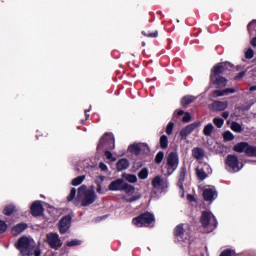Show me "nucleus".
Returning a JSON list of instances; mask_svg holds the SVG:
<instances>
[{"label":"nucleus","instance_id":"nucleus-1","mask_svg":"<svg viewBox=\"0 0 256 256\" xmlns=\"http://www.w3.org/2000/svg\"><path fill=\"white\" fill-rule=\"evenodd\" d=\"M77 199L81 203V207H89L97 201V194L93 188L88 189L87 185H82L78 188Z\"/></svg>","mask_w":256,"mask_h":256},{"label":"nucleus","instance_id":"nucleus-2","mask_svg":"<svg viewBox=\"0 0 256 256\" xmlns=\"http://www.w3.org/2000/svg\"><path fill=\"white\" fill-rule=\"evenodd\" d=\"M221 67L216 66L215 68L211 69L210 73V81L212 85H216L217 89H223L228 83L227 78L221 76L223 73H221Z\"/></svg>","mask_w":256,"mask_h":256},{"label":"nucleus","instance_id":"nucleus-3","mask_svg":"<svg viewBox=\"0 0 256 256\" xmlns=\"http://www.w3.org/2000/svg\"><path fill=\"white\" fill-rule=\"evenodd\" d=\"M132 223L136 227H149L151 223H155V216L150 212H144L133 218Z\"/></svg>","mask_w":256,"mask_h":256},{"label":"nucleus","instance_id":"nucleus-4","mask_svg":"<svg viewBox=\"0 0 256 256\" xmlns=\"http://www.w3.org/2000/svg\"><path fill=\"white\" fill-rule=\"evenodd\" d=\"M16 249L20 251V253L23 256H31L33 255L32 249H31V240L29 238L22 236L18 239L16 243Z\"/></svg>","mask_w":256,"mask_h":256},{"label":"nucleus","instance_id":"nucleus-5","mask_svg":"<svg viewBox=\"0 0 256 256\" xmlns=\"http://www.w3.org/2000/svg\"><path fill=\"white\" fill-rule=\"evenodd\" d=\"M103 149L113 150L115 149V138L109 133H105L99 140L97 145V151H103Z\"/></svg>","mask_w":256,"mask_h":256},{"label":"nucleus","instance_id":"nucleus-6","mask_svg":"<svg viewBox=\"0 0 256 256\" xmlns=\"http://www.w3.org/2000/svg\"><path fill=\"white\" fill-rule=\"evenodd\" d=\"M167 175H173L175 171H177V167H179V154L177 152H170L167 157Z\"/></svg>","mask_w":256,"mask_h":256},{"label":"nucleus","instance_id":"nucleus-7","mask_svg":"<svg viewBox=\"0 0 256 256\" xmlns=\"http://www.w3.org/2000/svg\"><path fill=\"white\" fill-rule=\"evenodd\" d=\"M200 223L204 229H207L209 225L213 226V229H217V218L208 211H203L200 217Z\"/></svg>","mask_w":256,"mask_h":256},{"label":"nucleus","instance_id":"nucleus-8","mask_svg":"<svg viewBox=\"0 0 256 256\" xmlns=\"http://www.w3.org/2000/svg\"><path fill=\"white\" fill-rule=\"evenodd\" d=\"M226 168L228 171H231V173H237V171H241V168H239V158L236 155L229 154L226 157Z\"/></svg>","mask_w":256,"mask_h":256},{"label":"nucleus","instance_id":"nucleus-9","mask_svg":"<svg viewBox=\"0 0 256 256\" xmlns=\"http://www.w3.org/2000/svg\"><path fill=\"white\" fill-rule=\"evenodd\" d=\"M201 127V122H194L191 123L187 126H185L181 131H180V137L182 139V141L187 140V137H189V135H191V133H193V131H195V129Z\"/></svg>","mask_w":256,"mask_h":256},{"label":"nucleus","instance_id":"nucleus-10","mask_svg":"<svg viewBox=\"0 0 256 256\" xmlns=\"http://www.w3.org/2000/svg\"><path fill=\"white\" fill-rule=\"evenodd\" d=\"M71 229V216L66 215L62 217L59 221V233L60 235H65Z\"/></svg>","mask_w":256,"mask_h":256},{"label":"nucleus","instance_id":"nucleus-11","mask_svg":"<svg viewBox=\"0 0 256 256\" xmlns=\"http://www.w3.org/2000/svg\"><path fill=\"white\" fill-rule=\"evenodd\" d=\"M45 211V208L43 207V204H41V201L36 200L32 203L30 207V213L32 217H41Z\"/></svg>","mask_w":256,"mask_h":256},{"label":"nucleus","instance_id":"nucleus-12","mask_svg":"<svg viewBox=\"0 0 256 256\" xmlns=\"http://www.w3.org/2000/svg\"><path fill=\"white\" fill-rule=\"evenodd\" d=\"M48 239V245L51 247V249H59L63 245L61 243V238H59V235L56 233H49L47 235Z\"/></svg>","mask_w":256,"mask_h":256},{"label":"nucleus","instance_id":"nucleus-13","mask_svg":"<svg viewBox=\"0 0 256 256\" xmlns=\"http://www.w3.org/2000/svg\"><path fill=\"white\" fill-rule=\"evenodd\" d=\"M217 197H218V192L215 186H211V188H206L203 190L204 201H215Z\"/></svg>","mask_w":256,"mask_h":256},{"label":"nucleus","instance_id":"nucleus-14","mask_svg":"<svg viewBox=\"0 0 256 256\" xmlns=\"http://www.w3.org/2000/svg\"><path fill=\"white\" fill-rule=\"evenodd\" d=\"M182 115H184L182 118L183 123H189L191 121V113L183 110H176L173 114L172 121L177 123L179 117H182Z\"/></svg>","mask_w":256,"mask_h":256},{"label":"nucleus","instance_id":"nucleus-15","mask_svg":"<svg viewBox=\"0 0 256 256\" xmlns=\"http://www.w3.org/2000/svg\"><path fill=\"white\" fill-rule=\"evenodd\" d=\"M124 184L125 180H123L122 178H118L109 184L108 189L109 191H123Z\"/></svg>","mask_w":256,"mask_h":256},{"label":"nucleus","instance_id":"nucleus-16","mask_svg":"<svg viewBox=\"0 0 256 256\" xmlns=\"http://www.w3.org/2000/svg\"><path fill=\"white\" fill-rule=\"evenodd\" d=\"M227 102L216 100L212 104H210L209 108L211 111H225L227 109Z\"/></svg>","mask_w":256,"mask_h":256},{"label":"nucleus","instance_id":"nucleus-17","mask_svg":"<svg viewBox=\"0 0 256 256\" xmlns=\"http://www.w3.org/2000/svg\"><path fill=\"white\" fill-rule=\"evenodd\" d=\"M216 67H221V73H225V71H231L235 68V65H233L231 62H219L215 64L212 69H216Z\"/></svg>","mask_w":256,"mask_h":256},{"label":"nucleus","instance_id":"nucleus-18","mask_svg":"<svg viewBox=\"0 0 256 256\" xmlns=\"http://www.w3.org/2000/svg\"><path fill=\"white\" fill-rule=\"evenodd\" d=\"M28 227L29 225H27V223L25 222L18 223L13 226L12 233L13 235H21V233H23V231H25V229H27Z\"/></svg>","mask_w":256,"mask_h":256},{"label":"nucleus","instance_id":"nucleus-19","mask_svg":"<svg viewBox=\"0 0 256 256\" xmlns=\"http://www.w3.org/2000/svg\"><path fill=\"white\" fill-rule=\"evenodd\" d=\"M192 157L197 159V161H201L205 157V150L201 147H195L192 149Z\"/></svg>","mask_w":256,"mask_h":256},{"label":"nucleus","instance_id":"nucleus-20","mask_svg":"<svg viewBox=\"0 0 256 256\" xmlns=\"http://www.w3.org/2000/svg\"><path fill=\"white\" fill-rule=\"evenodd\" d=\"M233 93H237V90H235V88H226L224 90L213 91V95H215L216 97H224V95H229Z\"/></svg>","mask_w":256,"mask_h":256},{"label":"nucleus","instance_id":"nucleus-21","mask_svg":"<svg viewBox=\"0 0 256 256\" xmlns=\"http://www.w3.org/2000/svg\"><path fill=\"white\" fill-rule=\"evenodd\" d=\"M103 181H105V176L103 175H100L98 176L94 183L96 185V192L99 194V195H103Z\"/></svg>","mask_w":256,"mask_h":256},{"label":"nucleus","instance_id":"nucleus-22","mask_svg":"<svg viewBox=\"0 0 256 256\" xmlns=\"http://www.w3.org/2000/svg\"><path fill=\"white\" fill-rule=\"evenodd\" d=\"M129 165V160H127L126 158H122L116 163V169L117 171H125L129 169Z\"/></svg>","mask_w":256,"mask_h":256},{"label":"nucleus","instance_id":"nucleus-23","mask_svg":"<svg viewBox=\"0 0 256 256\" xmlns=\"http://www.w3.org/2000/svg\"><path fill=\"white\" fill-rule=\"evenodd\" d=\"M185 235V228L184 224H179L174 229V236L177 239H183V236Z\"/></svg>","mask_w":256,"mask_h":256},{"label":"nucleus","instance_id":"nucleus-24","mask_svg":"<svg viewBox=\"0 0 256 256\" xmlns=\"http://www.w3.org/2000/svg\"><path fill=\"white\" fill-rule=\"evenodd\" d=\"M248 144L249 143L247 142H240L233 147V151H235L236 153H245Z\"/></svg>","mask_w":256,"mask_h":256},{"label":"nucleus","instance_id":"nucleus-25","mask_svg":"<svg viewBox=\"0 0 256 256\" xmlns=\"http://www.w3.org/2000/svg\"><path fill=\"white\" fill-rule=\"evenodd\" d=\"M129 151L130 153H132V155H135L136 157H138V155H141V144H132L129 146Z\"/></svg>","mask_w":256,"mask_h":256},{"label":"nucleus","instance_id":"nucleus-26","mask_svg":"<svg viewBox=\"0 0 256 256\" xmlns=\"http://www.w3.org/2000/svg\"><path fill=\"white\" fill-rule=\"evenodd\" d=\"M194 101H195V97L186 95V96L182 97L181 105H182V107H187V105H191V103H193Z\"/></svg>","mask_w":256,"mask_h":256},{"label":"nucleus","instance_id":"nucleus-27","mask_svg":"<svg viewBox=\"0 0 256 256\" xmlns=\"http://www.w3.org/2000/svg\"><path fill=\"white\" fill-rule=\"evenodd\" d=\"M122 191H124L126 195H133V193H135V188L133 187V185H130L129 183L124 182L122 186Z\"/></svg>","mask_w":256,"mask_h":256},{"label":"nucleus","instance_id":"nucleus-28","mask_svg":"<svg viewBox=\"0 0 256 256\" xmlns=\"http://www.w3.org/2000/svg\"><path fill=\"white\" fill-rule=\"evenodd\" d=\"M15 211H17V208L15 207V205L10 204L5 206L4 210H3V214L6 215L7 217L13 215V213H15Z\"/></svg>","mask_w":256,"mask_h":256},{"label":"nucleus","instance_id":"nucleus-29","mask_svg":"<svg viewBox=\"0 0 256 256\" xmlns=\"http://www.w3.org/2000/svg\"><path fill=\"white\" fill-rule=\"evenodd\" d=\"M215 129V126H213L212 123L207 124L204 129L203 133L206 137H211V133H213V130Z\"/></svg>","mask_w":256,"mask_h":256},{"label":"nucleus","instance_id":"nucleus-30","mask_svg":"<svg viewBox=\"0 0 256 256\" xmlns=\"http://www.w3.org/2000/svg\"><path fill=\"white\" fill-rule=\"evenodd\" d=\"M245 155H247V157H256V147L248 144Z\"/></svg>","mask_w":256,"mask_h":256},{"label":"nucleus","instance_id":"nucleus-31","mask_svg":"<svg viewBox=\"0 0 256 256\" xmlns=\"http://www.w3.org/2000/svg\"><path fill=\"white\" fill-rule=\"evenodd\" d=\"M230 129L234 131V133H242L243 132V126L239 124V122H232Z\"/></svg>","mask_w":256,"mask_h":256},{"label":"nucleus","instance_id":"nucleus-32","mask_svg":"<svg viewBox=\"0 0 256 256\" xmlns=\"http://www.w3.org/2000/svg\"><path fill=\"white\" fill-rule=\"evenodd\" d=\"M196 175H197V178L199 179V181H205V178L208 177L207 172H205V170L203 168H201V169L197 168Z\"/></svg>","mask_w":256,"mask_h":256},{"label":"nucleus","instance_id":"nucleus-33","mask_svg":"<svg viewBox=\"0 0 256 256\" xmlns=\"http://www.w3.org/2000/svg\"><path fill=\"white\" fill-rule=\"evenodd\" d=\"M160 147L162 149H167V147H169V138L167 137V135H162L160 137Z\"/></svg>","mask_w":256,"mask_h":256},{"label":"nucleus","instance_id":"nucleus-34","mask_svg":"<svg viewBox=\"0 0 256 256\" xmlns=\"http://www.w3.org/2000/svg\"><path fill=\"white\" fill-rule=\"evenodd\" d=\"M84 181H85V175L78 176V177L72 179L71 185H73V187H77V186L81 185V183H83Z\"/></svg>","mask_w":256,"mask_h":256},{"label":"nucleus","instance_id":"nucleus-35","mask_svg":"<svg viewBox=\"0 0 256 256\" xmlns=\"http://www.w3.org/2000/svg\"><path fill=\"white\" fill-rule=\"evenodd\" d=\"M163 159H165V152L159 151L155 156L156 165H161V163H163Z\"/></svg>","mask_w":256,"mask_h":256},{"label":"nucleus","instance_id":"nucleus-36","mask_svg":"<svg viewBox=\"0 0 256 256\" xmlns=\"http://www.w3.org/2000/svg\"><path fill=\"white\" fill-rule=\"evenodd\" d=\"M142 35L144 37H149L151 39H157V37H159V31H154V32H150V33H147L145 31H142Z\"/></svg>","mask_w":256,"mask_h":256},{"label":"nucleus","instance_id":"nucleus-37","mask_svg":"<svg viewBox=\"0 0 256 256\" xmlns=\"http://www.w3.org/2000/svg\"><path fill=\"white\" fill-rule=\"evenodd\" d=\"M162 183H163V180L161 179V176H156L152 180V186L154 188L161 187Z\"/></svg>","mask_w":256,"mask_h":256},{"label":"nucleus","instance_id":"nucleus-38","mask_svg":"<svg viewBox=\"0 0 256 256\" xmlns=\"http://www.w3.org/2000/svg\"><path fill=\"white\" fill-rule=\"evenodd\" d=\"M174 128H175V122L170 121L166 126V135H173Z\"/></svg>","mask_w":256,"mask_h":256},{"label":"nucleus","instance_id":"nucleus-39","mask_svg":"<svg viewBox=\"0 0 256 256\" xmlns=\"http://www.w3.org/2000/svg\"><path fill=\"white\" fill-rule=\"evenodd\" d=\"M139 179H147L149 177V169L143 168L139 173H138Z\"/></svg>","mask_w":256,"mask_h":256},{"label":"nucleus","instance_id":"nucleus-40","mask_svg":"<svg viewBox=\"0 0 256 256\" xmlns=\"http://www.w3.org/2000/svg\"><path fill=\"white\" fill-rule=\"evenodd\" d=\"M219 256H237V252L233 249H225Z\"/></svg>","mask_w":256,"mask_h":256},{"label":"nucleus","instance_id":"nucleus-41","mask_svg":"<svg viewBox=\"0 0 256 256\" xmlns=\"http://www.w3.org/2000/svg\"><path fill=\"white\" fill-rule=\"evenodd\" d=\"M213 123L218 129H221L225 124V120H223V118H214Z\"/></svg>","mask_w":256,"mask_h":256},{"label":"nucleus","instance_id":"nucleus-42","mask_svg":"<svg viewBox=\"0 0 256 256\" xmlns=\"http://www.w3.org/2000/svg\"><path fill=\"white\" fill-rule=\"evenodd\" d=\"M187 175V168L185 166L181 167L178 181H185V176Z\"/></svg>","mask_w":256,"mask_h":256},{"label":"nucleus","instance_id":"nucleus-43","mask_svg":"<svg viewBox=\"0 0 256 256\" xmlns=\"http://www.w3.org/2000/svg\"><path fill=\"white\" fill-rule=\"evenodd\" d=\"M223 139L224 141H233V139H235V136L233 135V133H231V131H226L223 134Z\"/></svg>","mask_w":256,"mask_h":256},{"label":"nucleus","instance_id":"nucleus-44","mask_svg":"<svg viewBox=\"0 0 256 256\" xmlns=\"http://www.w3.org/2000/svg\"><path fill=\"white\" fill-rule=\"evenodd\" d=\"M76 195H77V189L71 188L70 194H69L68 197H67V201H68V202L73 201V199H75Z\"/></svg>","mask_w":256,"mask_h":256},{"label":"nucleus","instance_id":"nucleus-45","mask_svg":"<svg viewBox=\"0 0 256 256\" xmlns=\"http://www.w3.org/2000/svg\"><path fill=\"white\" fill-rule=\"evenodd\" d=\"M81 240L78 239H73L69 242H67V247H78L79 245H81Z\"/></svg>","mask_w":256,"mask_h":256},{"label":"nucleus","instance_id":"nucleus-46","mask_svg":"<svg viewBox=\"0 0 256 256\" xmlns=\"http://www.w3.org/2000/svg\"><path fill=\"white\" fill-rule=\"evenodd\" d=\"M141 197H143L141 194H137L135 196H132V197L126 199V203H135V201H139V199H141Z\"/></svg>","mask_w":256,"mask_h":256},{"label":"nucleus","instance_id":"nucleus-47","mask_svg":"<svg viewBox=\"0 0 256 256\" xmlns=\"http://www.w3.org/2000/svg\"><path fill=\"white\" fill-rule=\"evenodd\" d=\"M126 181L129 183H137V176L135 174H128L126 176Z\"/></svg>","mask_w":256,"mask_h":256},{"label":"nucleus","instance_id":"nucleus-48","mask_svg":"<svg viewBox=\"0 0 256 256\" xmlns=\"http://www.w3.org/2000/svg\"><path fill=\"white\" fill-rule=\"evenodd\" d=\"M254 56H255V51H253L251 48H249V49L245 52V58H246V59H253Z\"/></svg>","mask_w":256,"mask_h":256},{"label":"nucleus","instance_id":"nucleus-49","mask_svg":"<svg viewBox=\"0 0 256 256\" xmlns=\"http://www.w3.org/2000/svg\"><path fill=\"white\" fill-rule=\"evenodd\" d=\"M104 155H105L106 159H108L110 161L116 160L115 158H113V153H111V151L109 149H105Z\"/></svg>","mask_w":256,"mask_h":256},{"label":"nucleus","instance_id":"nucleus-50","mask_svg":"<svg viewBox=\"0 0 256 256\" xmlns=\"http://www.w3.org/2000/svg\"><path fill=\"white\" fill-rule=\"evenodd\" d=\"M5 231H7V223L0 220V233H5Z\"/></svg>","mask_w":256,"mask_h":256},{"label":"nucleus","instance_id":"nucleus-51","mask_svg":"<svg viewBox=\"0 0 256 256\" xmlns=\"http://www.w3.org/2000/svg\"><path fill=\"white\" fill-rule=\"evenodd\" d=\"M246 73H247L246 71L239 72V73L234 77V81H239V79H243V77H245Z\"/></svg>","mask_w":256,"mask_h":256},{"label":"nucleus","instance_id":"nucleus-52","mask_svg":"<svg viewBox=\"0 0 256 256\" xmlns=\"http://www.w3.org/2000/svg\"><path fill=\"white\" fill-rule=\"evenodd\" d=\"M183 183H185L184 180H178L177 187H179L181 193H185V188L183 186Z\"/></svg>","mask_w":256,"mask_h":256},{"label":"nucleus","instance_id":"nucleus-53","mask_svg":"<svg viewBox=\"0 0 256 256\" xmlns=\"http://www.w3.org/2000/svg\"><path fill=\"white\" fill-rule=\"evenodd\" d=\"M99 168L101 169V171H109V168L104 162L99 163Z\"/></svg>","mask_w":256,"mask_h":256},{"label":"nucleus","instance_id":"nucleus-54","mask_svg":"<svg viewBox=\"0 0 256 256\" xmlns=\"http://www.w3.org/2000/svg\"><path fill=\"white\" fill-rule=\"evenodd\" d=\"M256 23V20H252L248 26H247V29H248V32L251 33L252 29H253V26L255 25Z\"/></svg>","mask_w":256,"mask_h":256},{"label":"nucleus","instance_id":"nucleus-55","mask_svg":"<svg viewBox=\"0 0 256 256\" xmlns=\"http://www.w3.org/2000/svg\"><path fill=\"white\" fill-rule=\"evenodd\" d=\"M250 45H252V47H256V36L252 38V40L250 41Z\"/></svg>","mask_w":256,"mask_h":256},{"label":"nucleus","instance_id":"nucleus-56","mask_svg":"<svg viewBox=\"0 0 256 256\" xmlns=\"http://www.w3.org/2000/svg\"><path fill=\"white\" fill-rule=\"evenodd\" d=\"M187 199H188V201H195V196L188 194Z\"/></svg>","mask_w":256,"mask_h":256},{"label":"nucleus","instance_id":"nucleus-57","mask_svg":"<svg viewBox=\"0 0 256 256\" xmlns=\"http://www.w3.org/2000/svg\"><path fill=\"white\" fill-rule=\"evenodd\" d=\"M222 117H223L224 119H228V118H229V112H223V113H222Z\"/></svg>","mask_w":256,"mask_h":256},{"label":"nucleus","instance_id":"nucleus-58","mask_svg":"<svg viewBox=\"0 0 256 256\" xmlns=\"http://www.w3.org/2000/svg\"><path fill=\"white\" fill-rule=\"evenodd\" d=\"M34 255H35V256H41V252L36 250V251L34 252Z\"/></svg>","mask_w":256,"mask_h":256},{"label":"nucleus","instance_id":"nucleus-59","mask_svg":"<svg viewBox=\"0 0 256 256\" xmlns=\"http://www.w3.org/2000/svg\"><path fill=\"white\" fill-rule=\"evenodd\" d=\"M249 91H256V86H255V85H254V86H251L250 89H249Z\"/></svg>","mask_w":256,"mask_h":256},{"label":"nucleus","instance_id":"nucleus-60","mask_svg":"<svg viewBox=\"0 0 256 256\" xmlns=\"http://www.w3.org/2000/svg\"><path fill=\"white\" fill-rule=\"evenodd\" d=\"M88 111H89V110H85V116H86V119H89Z\"/></svg>","mask_w":256,"mask_h":256},{"label":"nucleus","instance_id":"nucleus-61","mask_svg":"<svg viewBox=\"0 0 256 256\" xmlns=\"http://www.w3.org/2000/svg\"><path fill=\"white\" fill-rule=\"evenodd\" d=\"M137 167H143V162L137 163Z\"/></svg>","mask_w":256,"mask_h":256},{"label":"nucleus","instance_id":"nucleus-62","mask_svg":"<svg viewBox=\"0 0 256 256\" xmlns=\"http://www.w3.org/2000/svg\"><path fill=\"white\" fill-rule=\"evenodd\" d=\"M239 69H241V66L240 65L236 66V71H239Z\"/></svg>","mask_w":256,"mask_h":256},{"label":"nucleus","instance_id":"nucleus-63","mask_svg":"<svg viewBox=\"0 0 256 256\" xmlns=\"http://www.w3.org/2000/svg\"><path fill=\"white\" fill-rule=\"evenodd\" d=\"M74 205H76V206L79 205V201H77V200L74 201Z\"/></svg>","mask_w":256,"mask_h":256}]
</instances>
